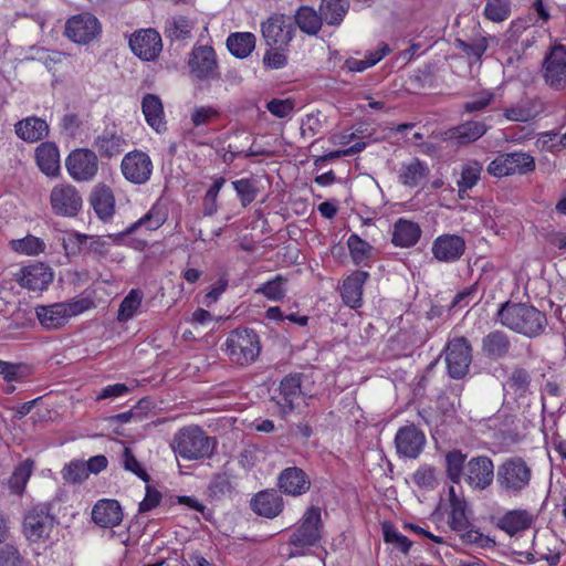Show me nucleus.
<instances>
[{
	"mask_svg": "<svg viewBox=\"0 0 566 566\" xmlns=\"http://www.w3.org/2000/svg\"><path fill=\"white\" fill-rule=\"evenodd\" d=\"M496 319L510 331L530 338L542 335L547 326L546 315L535 306L511 301L501 304Z\"/></svg>",
	"mask_w": 566,
	"mask_h": 566,
	"instance_id": "f257e3e1",
	"label": "nucleus"
},
{
	"mask_svg": "<svg viewBox=\"0 0 566 566\" xmlns=\"http://www.w3.org/2000/svg\"><path fill=\"white\" fill-rule=\"evenodd\" d=\"M172 450L185 460L210 458L216 447V439L208 437L198 426L184 427L175 434Z\"/></svg>",
	"mask_w": 566,
	"mask_h": 566,
	"instance_id": "f03ea898",
	"label": "nucleus"
},
{
	"mask_svg": "<svg viewBox=\"0 0 566 566\" xmlns=\"http://www.w3.org/2000/svg\"><path fill=\"white\" fill-rule=\"evenodd\" d=\"M323 528L321 509L310 506L290 535L289 545L293 549L289 553V557L303 556L306 549L318 545L323 537Z\"/></svg>",
	"mask_w": 566,
	"mask_h": 566,
	"instance_id": "7ed1b4c3",
	"label": "nucleus"
},
{
	"mask_svg": "<svg viewBox=\"0 0 566 566\" xmlns=\"http://www.w3.org/2000/svg\"><path fill=\"white\" fill-rule=\"evenodd\" d=\"M57 523L56 516L52 513V505L39 503L25 511L22 534L31 544H44L51 539V534Z\"/></svg>",
	"mask_w": 566,
	"mask_h": 566,
	"instance_id": "20e7f679",
	"label": "nucleus"
},
{
	"mask_svg": "<svg viewBox=\"0 0 566 566\" xmlns=\"http://www.w3.org/2000/svg\"><path fill=\"white\" fill-rule=\"evenodd\" d=\"M532 469L520 457L506 459L496 471L499 490L507 496L521 495L531 484Z\"/></svg>",
	"mask_w": 566,
	"mask_h": 566,
	"instance_id": "39448f33",
	"label": "nucleus"
},
{
	"mask_svg": "<svg viewBox=\"0 0 566 566\" xmlns=\"http://www.w3.org/2000/svg\"><path fill=\"white\" fill-rule=\"evenodd\" d=\"M224 347L229 359L239 366L254 363L261 353L260 337L251 328L231 331L227 336Z\"/></svg>",
	"mask_w": 566,
	"mask_h": 566,
	"instance_id": "423d86ee",
	"label": "nucleus"
},
{
	"mask_svg": "<svg viewBox=\"0 0 566 566\" xmlns=\"http://www.w3.org/2000/svg\"><path fill=\"white\" fill-rule=\"evenodd\" d=\"M90 304V301L83 298L50 305H38L35 314L42 327L54 331L63 327L71 317L88 310Z\"/></svg>",
	"mask_w": 566,
	"mask_h": 566,
	"instance_id": "0eeeda50",
	"label": "nucleus"
},
{
	"mask_svg": "<svg viewBox=\"0 0 566 566\" xmlns=\"http://www.w3.org/2000/svg\"><path fill=\"white\" fill-rule=\"evenodd\" d=\"M541 75L546 86L556 92L566 90V46L554 44L545 53Z\"/></svg>",
	"mask_w": 566,
	"mask_h": 566,
	"instance_id": "6e6552de",
	"label": "nucleus"
},
{
	"mask_svg": "<svg viewBox=\"0 0 566 566\" xmlns=\"http://www.w3.org/2000/svg\"><path fill=\"white\" fill-rule=\"evenodd\" d=\"M261 33L268 46L284 49L294 38V22L289 15L273 13L261 23Z\"/></svg>",
	"mask_w": 566,
	"mask_h": 566,
	"instance_id": "1a4fd4ad",
	"label": "nucleus"
},
{
	"mask_svg": "<svg viewBox=\"0 0 566 566\" xmlns=\"http://www.w3.org/2000/svg\"><path fill=\"white\" fill-rule=\"evenodd\" d=\"M535 169L534 158L526 153L501 154L488 166V172L494 177L525 175Z\"/></svg>",
	"mask_w": 566,
	"mask_h": 566,
	"instance_id": "9d476101",
	"label": "nucleus"
},
{
	"mask_svg": "<svg viewBox=\"0 0 566 566\" xmlns=\"http://www.w3.org/2000/svg\"><path fill=\"white\" fill-rule=\"evenodd\" d=\"M65 166L74 180L90 181L98 171V156L93 149L77 148L69 154Z\"/></svg>",
	"mask_w": 566,
	"mask_h": 566,
	"instance_id": "9b49d317",
	"label": "nucleus"
},
{
	"mask_svg": "<svg viewBox=\"0 0 566 566\" xmlns=\"http://www.w3.org/2000/svg\"><path fill=\"white\" fill-rule=\"evenodd\" d=\"M446 361L453 379L463 378L472 361V347L465 337H457L448 343Z\"/></svg>",
	"mask_w": 566,
	"mask_h": 566,
	"instance_id": "f8f14e48",
	"label": "nucleus"
},
{
	"mask_svg": "<svg viewBox=\"0 0 566 566\" xmlns=\"http://www.w3.org/2000/svg\"><path fill=\"white\" fill-rule=\"evenodd\" d=\"M50 203L55 214L75 217L82 208L83 200L74 186L70 184H59L51 190Z\"/></svg>",
	"mask_w": 566,
	"mask_h": 566,
	"instance_id": "ddd939ff",
	"label": "nucleus"
},
{
	"mask_svg": "<svg viewBox=\"0 0 566 566\" xmlns=\"http://www.w3.org/2000/svg\"><path fill=\"white\" fill-rule=\"evenodd\" d=\"M128 44L132 52L143 61L156 60L163 50L161 36L151 28L135 31Z\"/></svg>",
	"mask_w": 566,
	"mask_h": 566,
	"instance_id": "4468645a",
	"label": "nucleus"
},
{
	"mask_svg": "<svg viewBox=\"0 0 566 566\" xmlns=\"http://www.w3.org/2000/svg\"><path fill=\"white\" fill-rule=\"evenodd\" d=\"M120 170L128 181L135 185H143L150 179L153 161L146 153L136 149L123 157Z\"/></svg>",
	"mask_w": 566,
	"mask_h": 566,
	"instance_id": "2eb2a0df",
	"label": "nucleus"
},
{
	"mask_svg": "<svg viewBox=\"0 0 566 566\" xmlns=\"http://www.w3.org/2000/svg\"><path fill=\"white\" fill-rule=\"evenodd\" d=\"M465 483L473 490H486L494 480V464L486 455L471 458L465 464Z\"/></svg>",
	"mask_w": 566,
	"mask_h": 566,
	"instance_id": "dca6fc26",
	"label": "nucleus"
},
{
	"mask_svg": "<svg viewBox=\"0 0 566 566\" xmlns=\"http://www.w3.org/2000/svg\"><path fill=\"white\" fill-rule=\"evenodd\" d=\"M101 32V23L91 13H81L70 18L65 24V34L73 42L86 44Z\"/></svg>",
	"mask_w": 566,
	"mask_h": 566,
	"instance_id": "f3484780",
	"label": "nucleus"
},
{
	"mask_svg": "<svg viewBox=\"0 0 566 566\" xmlns=\"http://www.w3.org/2000/svg\"><path fill=\"white\" fill-rule=\"evenodd\" d=\"M188 65L191 74L198 80L218 77V63L212 46L199 45L191 51Z\"/></svg>",
	"mask_w": 566,
	"mask_h": 566,
	"instance_id": "a211bd4d",
	"label": "nucleus"
},
{
	"mask_svg": "<svg viewBox=\"0 0 566 566\" xmlns=\"http://www.w3.org/2000/svg\"><path fill=\"white\" fill-rule=\"evenodd\" d=\"M395 446L400 457L417 459L426 446V436L415 424H407L398 429Z\"/></svg>",
	"mask_w": 566,
	"mask_h": 566,
	"instance_id": "6ab92c4d",
	"label": "nucleus"
},
{
	"mask_svg": "<svg viewBox=\"0 0 566 566\" xmlns=\"http://www.w3.org/2000/svg\"><path fill=\"white\" fill-rule=\"evenodd\" d=\"M431 252L438 261L452 263L464 254L465 241L458 234H441L433 240Z\"/></svg>",
	"mask_w": 566,
	"mask_h": 566,
	"instance_id": "aec40b11",
	"label": "nucleus"
},
{
	"mask_svg": "<svg viewBox=\"0 0 566 566\" xmlns=\"http://www.w3.org/2000/svg\"><path fill=\"white\" fill-rule=\"evenodd\" d=\"M92 146L102 159H112L125 150L127 140L116 128H105L95 136Z\"/></svg>",
	"mask_w": 566,
	"mask_h": 566,
	"instance_id": "412c9836",
	"label": "nucleus"
},
{
	"mask_svg": "<svg viewBox=\"0 0 566 566\" xmlns=\"http://www.w3.org/2000/svg\"><path fill=\"white\" fill-rule=\"evenodd\" d=\"M302 374H290L285 376L279 386V394L273 397L279 406L281 415H289L295 408V401L302 394Z\"/></svg>",
	"mask_w": 566,
	"mask_h": 566,
	"instance_id": "4be33fe9",
	"label": "nucleus"
},
{
	"mask_svg": "<svg viewBox=\"0 0 566 566\" xmlns=\"http://www.w3.org/2000/svg\"><path fill=\"white\" fill-rule=\"evenodd\" d=\"M467 502L450 505L448 524L452 531L460 534L465 544H476L481 541L482 534L474 530L467 516Z\"/></svg>",
	"mask_w": 566,
	"mask_h": 566,
	"instance_id": "5701e85b",
	"label": "nucleus"
},
{
	"mask_svg": "<svg viewBox=\"0 0 566 566\" xmlns=\"http://www.w3.org/2000/svg\"><path fill=\"white\" fill-rule=\"evenodd\" d=\"M277 485L281 492L292 496H300L310 490L311 480L303 469L289 467L279 474Z\"/></svg>",
	"mask_w": 566,
	"mask_h": 566,
	"instance_id": "b1692460",
	"label": "nucleus"
},
{
	"mask_svg": "<svg viewBox=\"0 0 566 566\" xmlns=\"http://www.w3.org/2000/svg\"><path fill=\"white\" fill-rule=\"evenodd\" d=\"M53 281V272L44 263H34L21 269L18 282L31 291H43Z\"/></svg>",
	"mask_w": 566,
	"mask_h": 566,
	"instance_id": "393cba45",
	"label": "nucleus"
},
{
	"mask_svg": "<svg viewBox=\"0 0 566 566\" xmlns=\"http://www.w3.org/2000/svg\"><path fill=\"white\" fill-rule=\"evenodd\" d=\"M93 522L103 528H112L123 521V511L116 500H99L92 510Z\"/></svg>",
	"mask_w": 566,
	"mask_h": 566,
	"instance_id": "a878e982",
	"label": "nucleus"
},
{
	"mask_svg": "<svg viewBox=\"0 0 566 566\" xmlns=\"http://www.w3.org/2000/svg\"><path fill=\"white\" fill-rule=\"evenodd\" d=\"M499 40L494 35H476L469 40L455 39L454 46L460 50L470 63H481L482 57L491 45H496Z\"/></svg>",
	"mask_w": 566,
	"mask_h": 566,
	"instance_id": "bb28decb",
	"label": "nucleus"
},
{
	"mask_svg": "<svg viewBox=\"0 0 566 566\" xmlns=\"http://www.w3.org/2000/svg\"><path fill=\"white\" fill-rule=\"evenodd\" d=\"M284 507L283 497L275 490H264L251 500L252 511L263 517L274 518Z\"/></svg>",
	"mask_w": 566,
	"mask_h": 566,
	"instance_id": "cd10ccee",
	"label": "nucleus"
},
{
	"mask_svg": "<svg viewBox=\"0 0 566 566\" xmlns=\"http://www.w3.org/2000/svg\"><path fill=\"white\" fill-rule=\"evenodd\" d=\"M369 277L366 271H354L348 275L342 285V300L350 308H358L363 304L364 284Z\"/></svg>",
	"mask_w": 566,
	"mask_h": 566,
	"instance_id": "c85d7f7f",
	"label": "nucleus"
},
{
	"mask_svg": "<svg viewBox=\"0 0 566 566\" xmlns=\"http://www.w3.org/2000/svg\"><path fill=\"white\" fill-rule=\"evenodd\" d=\"M512 344L510 336L503 331H493L482 338V353L491 360L503 359L509 356Z\"/></svg>",
	"mask_w": 566,
	"mask_h": 566,
	"instance_id": "c756f323",
	"label": "nucleus"
},
{
	"mask_svg": "<svg viewBox=\"0 0 566 566\" xmlns=\"http://www.w3.org/2000/svg\"><path fill=\"white\" fill-rule=\"evenodd\" d=\"M534 522V516L527 510H511L501 516L496 526L510 536L517 535L528 530Z\"/></svg>",
	"mask_w": 566,
	"mask_h": 566,
	"instance_id": "7c9ffc66",
	"label": "nucleus"
},
{
	"mask_svg": "<svg viewBox=\"0 0 566 566\" xmlns=\"http://www.w3.org/2000/svg\"><path fill=\"white\" fill-rule=\"evenodd\" d=\"M421 233V228L417 222L398 219L394 224L391 242L399 248H410L417 244Z\"/></svg>",
	"mask_w": 566,
	"mask_h": 566,
	"instance_id": "2f4dec72",
	"label": "nucleus"
},
{
	"mask_svg": "<svg viewBox=\"0 0 566 566\" xmlns=\"http://www.w3.org/2000/svg\"><path fill=\"white\" fill-rule=\"evenodd\" d=\"M142 111L147 124L157 133L166 130L164 106L159 96L146 94L142 101Z\"/></svg>",
	"mask_w": 566,
	"mask_h": 566,
	"instance_id": "473e14b6",
	"label": "nucleus"
},
{
	"mask_svg": "<svg viewBox=\"0 0 566 566\" xmlns=\"http://www.w3.org/2000/svg\"><path fill=\"white\" fill-rule=\"evenodd\" d=\"M90 202L97 214L104 221L111 219L115 212V198L109 187L98 185L91 193Z\"/></svg>",
	"mask_w": 566,
	"mask_h": 566,
	"instance_id": "72a5a7b5",
	"label": "nucleus"
},
{
	"mask_svg": "<svg viewBox=\"0 0 566 566\" xmlns=\"http://www.w3.org/2000/svg\"><path fill=\"white\" fill-rule=\"evenodd\" d=\"M35 159L40 170L46 176H56L60 171V151L54 143H42L36 147Z\"/></svg>",
	"mask_w": 566,
	"mask_h": 566,
	"instance_id": "f704fd0d",
	"label": "nucleus"
},
{
	"mask_svg": "<svg viewBox=\"0 0 566 566\" xmlns=\"http://www.w3.org/2000/svg\"><path fill=\"white\" fill-rule=\"evenodd\" d=\"M15 134L24 142L35 143L49 134V125L42 118L27 117L15 124Z\"/></svg>",
	"mask_w": 566,
	"mask_h": 566,
	"instance_id": "c9c22d12",
	"label": "nucleus"
},
{
	"mask_svg": "<svg viewBox=\"0 0 566 566\" xmlns=\"http://www.w3.org/2000/svg\"><path fill=\"white\" fill-rule=\"evenodd\" d=\"M428 166L418 158H412L408 163H402L399 170V181L403 186L415 188L428 176Z\"/></svg>",
	"mask_w": 566,
	"mask_h": 566,
	"instance_id": "e433bc0d",
	"label": "nucleus"
},
{
	"mask_svg": "<svg viewBox=\"0 0 566 566\" xmlns=\"http://www.w3.org/2000/svg\"><path fill=\"white\" fill-rule=\"evenodd\" d=\"M488 130L483 122L469 120L449 130V138L459 144H470L482 137Z\"/></svg>",
	"mask_w": 566,
	"mask_h": 566,
	"instance_id": "4c0bfd02",
	"label": "nucleus"
},
{
	"mask_svg": "<svg viewBox=\"0 0 566 566\" xmlns=\"http://www.w3.org/2000/svg\"><path fill=\"white\" fill-rule=\"evenodd\" d=\"M349 9L348 0H322L319 15L323 23L337 27L344 20Z\"/></svg>",
	"mask_w": 566,
	"mask_h": 566,
	"instance_id": "58836bf2",
	"label": "nucleus"
},
{
	"mask_svg": "<svg viewBox=\"0 0 566 566\" xmlns=\"http://www.w3.org/2000/svg\"><path fill=\"white\" fill-rule=\"evenodd\" d=\"M256 38L251 32H234L227 39V48L238 59L248 57L255 49Z\"/></svg>",
	"mask_w": 566,
	"mask_h": 566,
	"instance_id": "ea45409f",
	"label": "nucleus"
},
{
	"mask_svg": "<svg viewBox=\"0 0 566 566\" xmlns=\"http://www.w3.org/2000/svg\"><path fill=\"white\" fill-rule=\"evenodd\" d=\"M33 469L34 461L31 459H25L14 468L12 474L8 479V488L11 493L17 495L23 494L27 483L32 475Z\"/></svg>",
	"mask_w": 566,
	"mask_h": 566,
	"instance_id": "a19ab883",
	"label": "nucleus"
},
{
	"mask_svg": "<svg viewBox=\"0 0 566 566\" xmlns=\"http://www.w3.org/2000/svg\"><path fill=\"white\" fill-rule=\"evenodd\" d=\"M294 18L300 30L310 35H316L323 24L319 13L306 6L298 8Z\"/></svg>",
	"mask_w": 566,
	"mask_h": 566,
	"instance_id": "79ce46f5",
	"label": "nucleus"
},
{
	"mask_svg": "<svg viewBox=\"0 0 566 566\" xmlns=\"http://www.w3.org/2000/svg\"><path fill=\"white\" fill-rule=\"evenodd\" d=\"M193 22L187 17L177 15L166 21L165 34L171 41H184L192 35Z\"/></svg>",
	"mask_w": 566,
	"mask_h": 566,
	"instance_id": "37998d69",
	"label": "nucleus"
},
{
	"mask_svg": "<svg viewBox=\"0 0 566 566\" xmlns=\"http://www.w3.org/2000/svg\"><path fill=\"white\" fill-rule=\"evenodd\" d=\"M347 248L349 250L352 261L356 265L366 264L367 261L371 258L374 250L371 244L363 240L356 233L350 234L347 239Z\"/></svg>",
	"mask_w": 566,
	"mask_h": 566,
	"instance_id": "c03bdc74",
	"label": "nucleus"
},
{
	"mask_svg": "<svg viewBox=\"0 0 566 566\" xmlns=\"http://www.w3.org/2000/svg\"><path fill=\"white\" fill-rule=\"evenodd\" d=\"M467 454L461 450H452L446 454V472L448 478L459 484L465 473Z\"/></svg>",
	"mask_w": 566,
	"mask_h": 566,
	"instance_id": "a18cd8bd",
	"label": "nucleus"
},
{
	"mask_svg": "<svg viewBox=\"0 0 566 566\" xmlns=\"http://www.w3.org/2000/svg\"><path fill=\"white\" fill-rule=\"evenodd\" d=\"M143 298L144 293L140 290H130L119 304L117 319L119 322H127L132 319L140 307Z\"/></svg>",
	"mask_w": 566,
	"mask_h": 566,
	"instance_id": "49530a36",
	"label": "nucleus"
},
{
	"mask_svg": "<svg viewBox=\"0 0 566 566\" xmlns=\"http://www.w3.org/2000/svg\"><path fill=\"white\" fill-rule=\"evenodd\" d=\"M166 218L167 216L163 208L159 205H154L144 217H142L127 229V232L132 233L140 227H145L150 231L157 230L160 226L164 224Z\"/></svg>",
	"mask_w": 566,
	"mask_h": 566,
	"instance_id": "de8ad7c7",
	"label": "nucleus"
},
{
	"mask_svg": "<svg viewBox=\"0 0 566 566\" xmlns=\"http://www.w3.org/2000/svg\"><path fill=\"white\" fill-rule=\"evenodd\" d=\"M287 279L277 274L255 290V293L264 295L270 301H281L286 294Z\"/></svg>",
	"mask_w": 566,
	"mask_h": 566,
	"instance_id": "09e8293b",
	"label": "nucleus"
},
{
	"mask_svg": "<svg viewBox=\"0 0 566 566\" xmlns=\"http://www.w3.org/2000/svg\"><path fill=\"white\" fill-rule=\"evenodd\" d=\"M221 113L211 105H201L192 108L190 122L193 127L207 126L220 119Z\"/></svg>",
	"mask_w": 566,
	"mask_h": 566,
	"instance_id": "8fccbe9b",
	"label": "nucleus"
},
{
	"mask_svg": "<svg viewBox=\"0 0 566 566\" xmlns=\"http://www.w3.org/2000/svg\"><path fill=\"white\" fill-rule=\"evenodd\" d=\"M511 15L510 0H486L484 17L492 22H502Z\"/></svg>",
	"mask_w": 566,
	"mask_h": 566,
	"instance_id": "3c124183",
	"label": "nucleus"
},
{
	"mask_svg": "<svg viewBox=\"0 0 566 566\" xmlns=\"http://www.w3.org/2000/svg\"><path fill=\"white\" fill-rule=\"evenodd\" d=\"M232 186L241 201L242 207L249 206L253 202L259 193L256 182L251 178H242L232 181Z\"/></svg>",
	"mask_w": 566,
	"mask_h": 566,
	"instance_id": "603ef678",
	"label": "nucleus"
},
{
	"mask_svg": "<svg viewBox=\"0 0 566 566\" xmlns=\"http://www.w3.org/2000/svg\"><path fill=\"white\" fill-rule=\"evenodd\" d=\"M10 247L18 253L35 255L44 251L45 244L34 235H27L23 239L11 240Z\"/></svg>",
	"mask_w": 566,
	"mask_h": 566,
	"instance_id": "864d4df0",
	"label": "nucleus"
},
{
	"mask_svg": "<svg viewBox=\"0 0 566 566\" xmlns=\"http://www.w3.org/2000/svg\"><path fill=\"white\" fill-rule=\"evenodd\" d=\"M226 184V179L223 177H219L214 179L211 187L207 190L203 200H202V213L206 217L213 216L218 210L217 199L219 191Z\"/></svg>",
	"mask_w": 566,
	"mask_h": 566,
	"instance_id": "5fc2aeb1",
	"label": "nucleus"
},
{
	"mask_svg": "<svg viewBox=\"0 0 566 566\" xmlns=\"http://www.w3.org/2000/svg\"><path fill=\"white\" fill-rule=\"evenodd\" d=\"M482 165L478 161H469L462 167L461 178L458 181V187H463L462 191H468L473 188L480 180L482 172Z\"/></svg>",
	"mask_w": 566,
	"mask_h": 566,
	"instance_id": "6e6d98bb",
	"label": "nucleus"
},
{
	"mask_svg": "<svg viewBox=\"0 0 566 566\" xmlns=\"http://www.w3.org/2000/svg\"><path fill=\"white\" fill-rule=\"evenodd\" d=\"M384 541L388 544L394 545L397 549L407 554L412 545L405 535L399 533L395 526L389 523L382 524Z\"/></svg>",
	"mask_w": 566,
	"mask_h": 566,
	"instance_id": "4d7b16f0",
	"label": "nucleus"
},
{
	"mask_svg": "<svg viewBox=\"0 0 566 566\" xmlns=\"http://www.w3.org/2000/svg\"><path fill=\"white\" fill-rule=\"evenodd\" d=\"M530 385L531 375L524 368H515L507 379V386L520 397L528 391Z\"/></svg>",
	"mask_w": 566,
	"mask_h": 566,
	"instance_id": "13d9d810",
	"label": "nucleus"
},
{
	"mask_svg": "<svg viewBox=\"0 0 566 566\" xmlns=\"http://www.w3.org/2000/svg\"><path fill=\"white\" fill-rule=\"evenodd\" d=\"M413 483L427 490H433L437 482L436 469L430 465H421L412 475Z\"/></svg>",
	"mask_w": 566,
	"mask_h": 566,
	"instance_id": "bf43d9fd",
	"label": "nucleus"
},
{
	"mask_svg": "<svg viewBox=\"0 0 566 566\" xmlns=\"http://www.w3.org/2000/svg\"><path fill=\"white\" fill-rule=\"evenodd\" d=\"M0 566H25V559L13 544L0 546Z\"/></svg>",
	"mask_w": 566,
	"mask_h": 566,
	"instance_id": "052dcab7",
	"label": "nucleus"
},
{
	"mask_svg": "<svg viewBox=\"0 0 566 566\" xmlns=\"http://www.w3.org/2000/svg\"><path fill=\"white\" fill-rule=\"evenodd\" d=\"M62 476L66 482L81 483L88 476L85 462L72 461L63 468Z\"/></svg>",
	"mask_w": 566,
	"mask_h": 566,
	"instance_id": "680f3d73",
	"label": "nucleus"
},
{
	"mask_svg": "<svg viewBox=\"0 0 566 566\" xmlns=\"http://www.w3.org/2000/svg\"><path fill=\"white\" fill-rule=\"evenodd\" d=\"M122 464L125 470L133 472L138 478H140L143 481L148 482L149 475L145 471V469L142 467V464L137 461L135 455L133 454L132 450L129 448H124L123 454H122Z\"/></svg>",
	"mask_w": 566,
	"mask_h": 566,
	"instance_id": "e2e57ef3",
	"label": "nucleus"
},
{
	"mask_svg": "<svg viewBox=\"0 0 566 566\" xmlns=\"http://www.w3.org/2000/svg\"><path fill=\"white\" fill-rule=\"evenodd\" d=\"M0 375L7 382L21 381L25 375L21 364H13L0 359Z\"/></svg>",
	"mask_w": 566,
	"mask_h": 566,
	"instance_id": "0e129e2a",
	"label": "nucleus"
},
{
	"mask_svg": "<svg viewBox=\"0 0 566 566\" xmlns=\"http://www.w3.org/2000/svg\"><path fill=\"white\" fill-rule=\"evenodd\" d=\"M494 99V94L490 91H482L473 99L464 103L463 108L467 113L480 112L486 108Z\"/></svg>",
	"mask_w": 566,
	"mask_h": 566,
	"instance_id": "69168bd1",
	"label": "nucleus"
},
{
	"mask_svg": "<svg viewBox=\"0 0 566 566\" xmlns=\"http://www.w3.org/2000/svg\"><path fill=\"white\" fill-rule=\"evenodd\" d=\"M268 111L277 118L289 116L294 109V102L290 98L279 99L273 98L266 104Z\"/></svg>",
	"mask_w": 566,
	"mask_h": 566,
	"instance_id": "338daca9",
	"label": "nucleus"
},
{
	"mask_svg": "<svg viewBox=\"0 0 566 566\" xmlns=\"http://www.w3.org/2000/svg\"><path fill=\"white\" fill-rule=\"evenodd\" d=\"M283 49L271 48L264 53L263 63L269 69H282L287 63L286 55L282 52Z\"/></svg>",
	"mask_w": 566,
	"mask_h": 566,
	"instance_id": "774afa93",
	"label": "nucleus"
}]
</instances>
